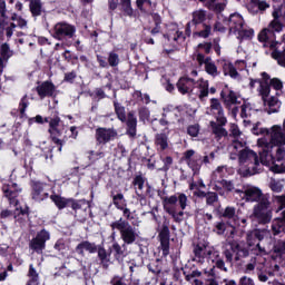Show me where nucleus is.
<instances>
[{"label":"nucleus","instance_id":"412c9836","mask_svg":"<svg viewBox=\"0 0 285 285\" xmlns=\"http://www.w3.org/2000/svg\"><path fill=\"white\" fill-rule=\"evenodd\" d=\"M193 86H195V80L188 77H183L177 82V89L180 95H188L189 92H193Z\"/></svg>","mask_w":285,"mask_h":285},{"label":"nucleus","instance_id":"6e6552de","mask_svg":"<svg viewBox=\"0 0 285 285\" xmlns=\"http://www.w3.org/2000/svg\"><path fill=\"white\" fill-rule=\"evenodd\" d=\"M271 148H263V153H261V166H267L272 173H284L285 164L275 163V157L271 154Z\"/></svg>","mask_w":285,"mask_h":285},{"label":"nucleus","instance_id":"473e14b6","mask_svg":"<svg viewBox=\"0 0 285 285\" xmlns=\"http://www.w3.org/2000/svg\"><path fill=\"white\" fill-rule=\"evenodd\" d=\"M28 277L27 285H39V273H37V269L32 265L29 266Z\"/></svg>","mask_w":285,"mask_h":285},{"label":"nucleus","instance_id":"9b49d317","mask_svg":"<svg viewBox=\"0 0 285 285\" xmlns=\"http://www.w3.org/2000/svg\"><path fill=\"white\" fill-rule=\"evenodd\" d=\"M242 199H245V202H262V199H267L264 197V194L262 193V189L255 186H247L244 187V190H237L236 191Z\"/></svg>","mask_w":285,"mask_h":285},{"label":"nucleus","instance_id":"20e7f679","mask_svg":"<svg viewBox=\"0 0 285 285\" xmlns=\"http://www.w3.org/2000/svg\"><path fill=\"white\" fill-rule=\"evenodd\" d=\"M238 163L240 166H245V168H247L249 175H257V173L262 170L257 153L252 149L245 148L240 151V154H238Z\"/></svg>","mask_w":285,"mask_h":285},{"label":"nucleus","instance_id":"72a5a7b5","mask_svg":"<svg viewBox=\"0 0 285 285\" xmlns=\"http://www.w3.org/2000/svg\"><path fill=\"white\" fill-rule=\"evenodd\" d=\"M222 97L224 99L225 106H233L239 104V101H237V95L235 94V91H228L225 95L222 94Z\"/></svg>","mask_w":285,"mask_h":285},{"label":"nucleus","instance_id":"c03bdc74","mask_svg":"<svg viewBox=\"0 0 285 285\" xmlns=\"http://www.w3.org/2000/svg\"><path fill=\"white\" fill-rule=\"evenodd\" d=\"M121 10L127 14V17H132V4L130 0H120Z\"/></svg>","mask_w":285,"mask_h":285},{"label":"nucleus","instance_id":"79ce46f5","mask_svg":"<svg viewBox=\"0 0 285 285\" xmlns=\"http://www.w3.org/2000/svg\"><path fill=\"white\" fill-rule=\"evenodd\" d=\"M50 199L56 204L57 208H66L68 206V200L58 195H51Z\"/></svg>","mask_w":285,"mask_h":285},{"label":"nucleus","instance_id":"0e129e2a","mask_svg":"<svg viewBox=\"0 0 285 285\" xmlns=\"http://www.w3.org/2000/svg\"><path fill=\"white\" fill-rule=\"evenodd\" d=\"M187 132L190 137H197L199 135V125L189 126Z\"/></svg>","mask_w":285,"mask_h":285},{"label":"nucleus","instance_id":"aec40b11","mask_svg":"<svg viewBox=\"0 0 285 285\" xmlns=\"http://www.w3.org/2000/svg\"><path fill=\"white\" fill-rule=\"evenodd\" d=\"M244 146H246V141H244V139H234L228 147L230 159H237V157L242 155V151L246 150Z\"/></svg>","mask_w":285,"mask_h":285},{"label":"nucleus","instance_id":"4468645a","mask_svg":"<svg viewBox=\"0 0 285 285\" xmlns=\"http://www.w3.org/2000/svg\"><path fill=\"white\" fill-rule=\"evenodd\" d=\"M196 60L198 61L199 66H205V71L207 75H210L212 77H217L219 75V71L217 70V66L210 58L204 57L202 53L196 55Z\"/></svg>","mask_w":285,"mask_h":285},{"label":"nucleus","instance_id":"ddd939ff","mask_svg":"<svg viewBox=\"0 0 285 285\" xmlns=\"http://www.w3.org/2000/svg\"><path fill=\"white\" fill-rule=\"evenodd\" d=\"M50 239V233L46 229H42L40 233L37 234L36 238L31 239L30 248L36 250V253H41L43 248H46V242Z\"/></svg>","mask_w":285,"mask_h":285},{"label":"nucleus","instance_id":"774afa93","mask_svg":"<svg viewBox=\"0 0 285 285\" xmlns=\"http://www.w3.org/2000/svg\"><path fill=\"white\" fill-rule=\"evenodd\" d=\"M139 117L142 121H146V119H148V117H150V110H148V108H146V107L140 108Z\"/></svg>","mask_w":285,"mask_h":285},{"label":"nucleus","instance_id":"5fc2aeb1","mask_svg":"<svg viewBox=\"0 0 285 285\" xmlns=\"http://www.w3.org/2000/svg\"><path fill=\"white\" fill-rule=\"evenodd\" d=\"M173 217L174 220H176L178 224L184 222V212L177 213L175 209H173V213H168Z\"/></svg>","mask_w":285,"mask_h":285},{"label":"nucleus","instance_id":"680f3d73","mask_svg":"<svg viewBox=\"0 0 285 285\" xmlns=\"http://www.w3.org/2000/svg\"><path fill=\"white\" fill-rule=\"evenodd\" d=\"M269 83H271L272 88H274L275 90H282V88H284L282 80H279L277 78L271 79Z\"/></svg>","mask_w":285,"mask_h":285},{"label":"nucleus","instance_id":"3c124183","mask_svg":"<svg viewBox=\"0 0 285 285\" xmlns=\"http://www.w3.org/2000/svg\"><path fill=\"white\" fill-rule=\"evenodd\" d=\"M269 186L273 193H282V190H284V185L276 180H272Z\"/></svg>","mask_w":285,"mask_h":285},{"label":"nucleus","instance_id":"c756f323","mask_svg":"<svg viewBox=\"0 0 285 285\" xmlns=\"http://www.w3.org/2000/svg\"><path fill=\"white\" fill-rule=\"evenodd\" d=\"M184 157L188 164L189 167H191L193 170H199V164H195V150L189 149L184 154Z\"/></svg>","mask_w":285,"mask_h":285},{"label":"nucleus","instance_id":"cd10ccee","mask_svg":"<svg viewBox=\"0 0 285 285\" xmlns=\"http://www.w3.org/2000/svg\"><path fill=\"white\" fill-rule=\"evenodd\" d=\"M76 250L79 255H83V250H87L88 253H97V245L90 242H82L76 247Z\"/></svg>","mask_w":285,"mask_h":285},{"label":"nucleus","instance_id":"393cba45","mask_svg":"<svg viewBox=\"0 0 285 285\" xmlns=\"http://www.w3.org/2000/svg\"><path fill=\"white\" fill-rule=\"evenodd\" d=\"M48 197V193H46L43 190V184L41 183H36L33 185V194H32V198L36 202H43V199H46Z\"/></svg>","mask_w":285,"mask_h":285},{"label":"nucleus","instance_id":"338daca9","mask_svg":"<svg viewBox=\"0 0 285 285\" xmlns=\"http://www.w3.org/2000/svg\"><path fill=\"white\" fill-rule=\"evenodd\" d=\"M238 285H255V281L248 276H243L239 278Z\"/></svg>","mask_w":285,"mask_h":285},{"label":"nucleus","instance_id":"b1692460","mask_svg":"<svg viewBox=\"0 0 285 285\" xmlns=\"http://www.w3.org/2000/svg\"><path fill=\"white\" fill-rule=\"evenodd\" d=\"M127 128L129 136L135 137L137 135V117H135V112L132 111L127 116Z\"/></svg>","mask_w":285,"mask_h":285},{"label":"nucleus","instance_id":"f704fd0d","mask_svg":"<svg viewBox=\"0 0 285 285\" xmlns=\"http://www.w3.org/2000/svg\"><path fill=\"white\" fill-rule=\"evenodd\" d=\"M272 230H273V235H279V233H284L285 230L284 220H282V218L274 219L272 223Z\"/></svg>","mask_w":285,"mask_h":285},{"label":"nucleus","instance_id":"423d86ee","mask_svg":"<svg viewBox=\"0 0 285 285\" xmlns=\"http://www.w3.org/2000/svg\"><path fill=\"white\" fill-rule=\"evenodd\" d=\"M224 255L226 257V262L229 264L233 263V255H235L236 262H239L242 257H248V249L242 246V243L237 240H230L227 243L226 248L224 250Z\"/></svg>","mask_w":285,"mask_h":285},{"label":"nucleus","instance_id":"c85d7f7f","mask_svg":"<svg viewBox=\"0 0 285 285\" xmlns=\"http://www.w3.org/2000/svg\"><path fill=\"white\" fill-rule=\"evenodd\" d=\"M177 202V196L165 197L163 200L164 210H166V213H173Z\"/></svg>","mask_w":285,"mask_h":285},{"label":"nucleus","instance_id":"603ef678","mask_svg":"<svg viewBox=\"0 0 285 285\" xmlns=\"http://www.w3.org/2000/svg\"><path fill=\"white\" fill-rule=\"evenodd\" d=\"M178 202L181 210H186V206H188V197L186 196V194H179Z\"/></svg>","mask_w":285,"mask_h":285},{"label":"nucleus","instance_id":"6ab92c4d","mask_svg":"<svg viewBox=\"0 0 285 285\" xmlns=\"http://www.w3.org/2000/svg\"><path fill=\"white\" fill-rule=\"evenodd\" d=\"M229 32H242L244 29V18H242L238 13H233L228 19Z\"/></svg>","mask_w":285,"mask_h":285},{"label":"nucleus","instance_id":"8fccbe9b","mask_svg":"<svg viewBox=\"0 0 285 285\" xmlns=\"http://www.w3.org/2000/svg\"><path fill=\"white\" fill-rule=\"evenodd\" d=\"M216 261L215 266L216 268H219V271H224L225 273H228V268L226 267V263H224V259L219 258V254H216Z\"/></svg>","mask_w":285,"mask_h":285},{"label":"nucleus","instance_id":"09e8293b","mask_svg":"<svg viewBox=\"0 0 285 285\" xmlns=\"http://www.w3.org/2000/svg\"><path fill=\"white\" fill-rule=\"evenodd\" d=\"M160 247L164 257L168 256V253L170 250V242L168 240V238L160 239Z\"/></svg>","mask_w":285,"mask_h":285},{"label":"nucleus","instance_id":"052dcab7","mask_svg":"<svg viewBox=\"0 0 285 285\" xmlns=\"http://www.w3.org/2000/svg\"><path fill=\"white\" fill-rule=\"evenodd\" d=\"M205 197L208 206H213V204L218 199L217 195L213 191L207 193V196Z\"/></svg>","mask_w":285,"mask_h":285},{"label":"nucleus","instance_id":"2eb2a0df","mask_svg":"<svg viewBox=\"0 0 285 285\" xmlns=\"http://www.w3.org/2000/svg\"><path fill=\"white\" fill-rule=\"evenodd\" d=\"M210 111L215 115L218 124H222V126L228 124V120L224 117V107H222V102L217 98L210 100Z\"/></svg>","mask_w":285,"mask_h":285},{"label":"nucleus","instance_id":"37998d69","mask_svg":"<svg viewBox=\"0 0 285 285\" xmlns=\"http://www.w3.org/2000/svg\"><path fill=\"white\" fill-rule=\"evenodd\" d=\"M115 111L120 121H126V108L121 104L115 102Z\"/></svg>","mask_w":285,"mask_h":285},{"label":"nucleus","instance_id":"e2e57ef3","mask_svg":"<svg viewBox=\"0 0 285 285\" xmlns=\"http://www.w3.org/2000/svg\"><path fill=\"white\" fill-rule=\"evenodd\" d=\"M121 202H124V194H117L114 196V204L116 205V208L122 209L124 206L121 205Z\"/></svg>","mask_w":285,"mask_h":285},{"label":"nucleus","instance_id":"bf43d9fd","mask_svg":"<svg viewBox=\"0 0 285 285\" xmlns=\"http://www.w3.org/2000/svg\"><path fill=\"white\" fill-rule=\"evenodd\" d=\"M230 135L234 139H242V131H239V127H237V125L230 126Z\"/></svg>","mask_w":285,"mask_h":285},{"label":"nucleus","instance_id":"864d4df0","mask_svg":"<svg viewBox=\"0 0 285 285\" xmlns=\"http://www.w3.org/2000/svg\"><path fill=\"white\" fill-rule=\"evenodd\" d=\"M112 248L115 250V257L116 259H121V256L124 255V249H121V245L119 243H114Z\"/></svg>","mask_w":285,"mask_h":285},{"label":"nucleus","instance_id":"6e6d98bb","mask_svg":"<svg viewBox=\"0 0 285 285\" xmlns=\"http://www.w3.org/2000/svg\"><path fill=\"white\" fill-rule=\"evenodd\" d=\"M285 157V149L283 147H278L276 150V156H275V164H281Z\"/></svg>","mask_w":285,"mask_h":285},{"label":"nucleus","instance_id":"69168bd1","mask_svg":"<svg viewBox=\"0 0 285 285\" xmlns=\"http://www.w3.org/2000/svg\"><path fill=\"white\" fill-rule=\"evenodd\" d=\"M275 202L278 205L277 212L284 210V208H285V196H275Z\"/></svg>","mask_w":285,"mask_h":285},{"label":"nucleus","instance_id":"ea45409f","mask_svg":"<svg viewBox=\"0 0 285 285\" xmlns=\"http://www.w3.org/2000/svg\"><path fill=\"white\" fill-rule=\"evenodd\" d=\"M203 21H206V11L198 10L193 13V20L191 24L197 26V23H203Z\"/></svg>","mask_w":285,"mask_h":285},{"label":"nucleus","instance_id":"5701e85b","mask_svg":"<svg viewBox=\"0 0 285 285\" xmlns=\"http://www.w3.org/2000/svg\"><path fill=\"white\" fill-rule=\"evenodd\" d=\"M212 253L213 252L208 249V247L205 244H198L194 248V255H195L194 261L202 263L204 262V257H206V255H212Z\"/></svg>","mask_w":285,"mask_h":285},{"label":"nucleus","instance_id":"4d7b16f0","mask_svg":"<svg viewBox=\"0 0 285 285\" xmlns=\"http://www.w3.org/2000/svg\"><path fill=\"white\" fill-rule=\"evenodd\" d=\"M235 207H226L223 213V217H226L227 219H233V217H235Z\"/></svg>","mask_w":285,"mask_h":285},{"label":"nucleus","instance_id":"4c0bfd02","mask_svg":"<svg viewBox=\"0 0 285 285\" xmlns=\"http://www.w3.org/2000/svg\"><path fill=\"white\" fill-rule=\"evenodd\" d=\"M275 255L284 257L285 255V239L276 240L273 248Z\"/></svg>","mask_w":285,"mask_h":285},{"label":"nucleus","instance_id":"13d9d810","mask_svg":"<svg viewBox=\"0 0 285 285\" xmlns=\"http://www.w3.org/2000/svg\"><path fill=\"white\" fill-rule=\"evenodd\" d=\"M108 62H109V66H119V56L117 53H109V58H108Z\"/></svg>","mask_w":285,"mask_h":285},{"label":"nucleus","instance_id":"7c9ffc66","mask_svg":"<svg viewBox=\"0 0 285 285\" xmlns=\"http://www.w3.org/2000/svg\"><path fill=\"white\" fill-rule=\"evenodd\" d=\"M226 166L217 167L212 174V181L219 183L224 177H226Z\"/></svg>","mask_w":285,"mask_h":285},{"label":"nucleus","instance_id":"f257e3e1","mask_svg":"<svg viewBox=\"0 0 285 285\" xmlns=\"http://www.w3.org/2000/svg\"><path fill=\"white\" fill-rule=\"evenodd\" d=\"M264 82H261L258 92L262 97L263 104L265 106V110L268 115H273V112H279V108H282V102L277 97L271 96V86H268V75L263 72Z\"/></svg>","mask_w":285,"mask_h":285},{"label":"nucleus","instance_id":"9d476101","mask_svg":"<svg viewBox=\"0 0 285 285\" xmlns=\"http://www.w3.org/2000/svg\"><path fill=\"white\" fill-rule=\"evenodd\" d=\"M75 32H77L75 26L69 24L68 22H58L53 27L52 37L61 41L62 39H66V37L71 39V37L75 36Z\"/></svg>","mask_w":285,"mask_h":285},{"label":"nucleus","instance_id":"dca6fc26","mask_svg":"<svg viewBox=\"0 0 285 285\" xmlns=\"http://www.w3.org/2000/svg\"><path fill=\"white\" fill-rule=\"evenodd\" d=\"M268 230L267 229H254L247 233L246 239H247V246L248 248H253L258 242H262L264 237H267Z\"/></svg>","mask_w":285,"mask_h":285},{"label":"nucleus","instance_id":"bb28decb","mask_svg":"<svg viewBox=\"0 0 285 285\" xmlns=\"http://www.w3.org/2000/svg\"><path fill=\"white\" fill-rule=\"evenodd\" d=\"M210 126L212 132L218 137V139H222V137H228V131L224 128L225 125H222V122L210 121Z\"/></svg>","mask_w":285,"mask_h":285},{"label":"nucleus","instance_id":"a18cd8bd","mask_svg":"<svg viewBox=\"0 0 285 285\" xmlns=\"http://www.w3.org/2000/svg\"><path fill=\"white\" fill-rule=\"evenodd\" d=\"M144 184H145V180H144V177L141 176H137L135 179H134V186H136V188L138 189L136 191V194L141 197V191L144 190Z\"/></svg>","mask_w":285,"mask_h":285},{"label":"nucleus","instance_id":"f8f14e48","mask_svg":"<svg viewBox=\"0 0 285 285\" xmlns=\"http://www.w3.org/2000/svg\"><path fill=\"white\" fill-rule=\"evenodd\" d=\"M2 193L4 197H8L10 204H14V206H18L19 200H14V199L19 197V193H21V188L19 187V185H17V183L10 181L8 184H4L2 186Z\"/></svg>","mask_w":285,"mask_h":285},{"label":"nucleus","instance_id":"c9c22d12","mask_svg":"<svg viewBox=\"0 0 285 285\" xmlns=\"http://www.w3.org/2000/svg\"><path fill=\"white\" fill-rule=\"evenodd\" d=\"M156 146H158L160 150H166V148H168V136L166 134H157Z\"/></svg>","mask_w":285,"mask_h":285},{"label":"nucleus","instance_id":"39448f33","mask_svg":"<svg viewBox=\"0 0 285 285\" xmlns=\"http://www.w3.org/2000/svg\"><path fill=\"white\" fill-rule=\"evenodd\" d=\"M253 216L259 224H271L273 219V209L271 208L268 198H263L254 206Z\"/></svg>","mask_w":285,"mask_h":285},{"label":"nucleus","instance_id":"58836bf2","mask_svg":"<svg viewBox=\"0 0 285 285\" xmlns=\"http://www.w3.org/2000/svg\"><path fill=\"white\" fill-rule=\"evenodd\" d=\"M267 30L275 35V32H282L284 30V24L279 20H272L267 26Z\"/></svg>","mask_w":285,"mask_h":285},{"label":"nucleus","instance_id":"0eeeda50","mask_svg":"<svg viewBox=\"0 0 285 285\" xmlns=\"http://www.w3.org/2000/svg\"><path fill=\"white\" fill-rule=\"evenodd\" d=\"M0 28L4 30L7 37H12L14 32H17L18 37L21 35V32L18 31V29L23 30V28H28V21L26 19L21 18L20 16L13 14L11 18V22H6L2 20L0 22Z\"/></svg>","mask_w":285,"mask_h":285},{"label":"nucleus","instance_id":"f03ea898","mask_svg":"<svg viewBox=\"0 0 285 285\" xmlns=\"http://www.w3.org/2000/svg\"><path fill=\"white\" fill-rule=\"evenodd\" d=\"M261 132H266L269 135V140L266 137L259 138L257 140L258 148H273V146H285V134L282 130V126L274 125L271 129H261Z\"/></svg>","mask_w":285,"mask_h":285},{"label":"nucleus","instance_id":"1a4fd4ad","mask_svg":"<svg viewBox=\"0 0 285 285\" xmlns=\"http://www.w3.org/2000/svg\"><path fill=\"white\" fill-rule=\"evenodd\" d=\"M59 124H61V118L55 117L49 120V130L50 137L53 141V144H57L59 147V153H61L63 148V144L68 141L67 137H63L62 139H59L61 137V131L59 130Z\"/></svg>","mask_w":285,"mask_h":285},{"label":"nucleus","instance_id":"4be33fe9","mask_svg":"<svg viewBox=\"0 0 285 285\" xmlns=\"http://www.w3.org/2000/svg\"><path fill=\"white\" fill-rule=\"evenodd\" d=\"M55 90H57V88L50 81H45L37 87V92L41 99H46V97H52V95H55Z\"/></svg>","mask_w":285,"mask_h":285},{"label":"nucleus","instance_id":"a878e982","mask_svg":"<svg viewBox=\"0 0 285 285\" xmlns=\"http://www.w3.org/2000/svg\"><path fill=\"white\" fill-rule=\"evenodd\" d=\"M223 72L225 77H230L232 79H239V72H237V69L233 63L228 61L223 62Z\"/></svg>","mask_w":285,"mask_h":285},{"label":"nucleus","instance_id":"de8ad7c7","mask_svg":"<svg viewBox=\"0 0 285 285\" xmlns=\"http://www.w3.org/2000/svg\"><path fill=\"white\" fill-rule=\"evenodd\" d=\"M0 55L3 59H10L12 57V50H10V46L8 43H3L0 48Z\"/></svg>","mask_w":285,"mask_h":285},{"label":"nucleus","instance_id":"f3484780","mask_svg":"<svg viewBox=\"0 0 285 285\" xmlns=\"http://www.w3.org/2000/svg\"><path fill=\"white\" fill-rule=\"evenodd\" d=\"M258 41H261V43H264L265 48L277 47V41H275V33H273V31L268 30L267 28L263 29L258 33Z\"/></svg>","mask_w":285,"mask_h":285},{"label":"nucleus","instance_id":"7ed1b4c3","mask_svg":"<svg viewBox=\"0 0 285 285\" xmlns=\"http://www.w3.org/2000/svg\"><path fill=\"white\" fill-rule=\"evenodd\" d=\"M110 227L112 230H119L120 238L125 244H135L137 238L139 237V229L132 225L128 220H124V218H119L111 223Z\"/></svg>","mask_w":285,"mask_h":285},{"label":"nucleus","instance_id":"49530a36","mask_svg":"<svg viewBox=\"0 0 285 285\" xmlns=\"http://www.w3.org/2000/svg\"><path fill=\"white\" fill-rule=\"evenodd\" d=\"M237 33L240 39H253V35H255V31H253V29H246L243 27V29H240V31H238Z\"/></svg>","mask_w":285,"mask_h":285},{"label":"nucleus","instance_id":"a211bd4d","mask_svg":"<svg viewBox=\"0 0 285 285\" xmlns=\"http://www.w3.org/2000/svg\"><path fill=\"white\" fill-rule=\"evenodd\" d=\"M115 137H117V131L114 129L98 128L96 130V139L99 144H108V141L115 139Z\"/></svg>","mask_w":285,"mask_h":285},{"label":"nucleus","instance_id":"a19ab883","mask_svg":"<svg viewBox=\"0 0 285 285\" xmlns=\"http://www.w3.org/2000/svg\"><path fill=\"white\" fill-rule=\"evenodd\" d=\"M197 83H198V88H199V99H204V97H208L207 80L200 79Z\"/></svg>","mask_w":285,"mask_h":285},{"label":"nucleus","instance_id":"e433bc0d","mask_svg":"<svg viewBox=\"0 0 285 285\" xmlns=\"http://www.w3.org/2000/svg\"><path fill=\"white\" fill-rule=\"evenodd\" d=\"M98 257H99L102 266L105 268H108V266L110 264V254H108V252H106V249L100 247V248H98Z\"/></svg>","mask_w":285,"mask_h":285},{"label":"nucleus","instance_id":"2f4dec72","mask_svg":"<svg viewBox=\"0 0 285 285\" xmlns=\"http://www.w3.org/2000/svg\"><path fill=\"white\" fill-rule=\"evenodd\" d=\"M29 8L33 17H39L41 16V10L43 8V4L41 3V0H31Z\"/></svg>","mask_w":285,"mask_h":285}]
</instances>
